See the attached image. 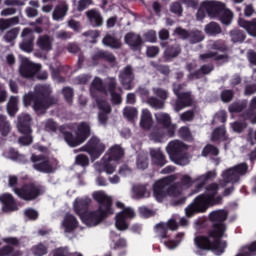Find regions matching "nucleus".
Returning <instances> with one entry per match:
<instances>
[{
	"label": "nucleus",
	"mask_w": 256,
	"mask_h": 256,
	"mask_svg": "<svg viewBox=\"0 0 256 256\" xmlns=\"http://www.w3.org/2000/svg\"><path fill=\"white\" fill-rule=\"evenodd\" d=\"M60 133H62L64 141L69 147H79L83 145L86 139L91 137V126L87 122H81L76 129L75 135L65 130L63 126L60 127Z\"/></svg>",
	"instance_id": "obj_7"
},
{
	"label": "nucleus",
	"mask_w": 256,
	"mask_h": 256,
	"mask_svg": "<svg viewBox=\"0 0 256 256\" xmlns=\"http://www.w3.org/2000/svg\"><path fill=\"white\" fill-rule=\"evenodd\" d=\"M115 219V227L118 231H127V229H129V223H127V219L123 218L119 214L116 215Z\"/></svg>",
	"instance_id": "obj_48"
},
{
	"label": "nucleus",
	"mask_w": 256,
	"mask_h": 256,
	"mask_svg": "<svg viewBox=\"0 0 256 256\" xmlns=\"http://www.w3.org/2000/svg\"><path fill=\"white\" fill-rule=\"evenodd\" d=\"M17 35H19V28L15 27L7 31L6 34L3 36V39L4 41H6V43H13V41L17 39Z\"/></svg>",
	"instance_id": "obj_53"
},
{
	"label": "nucleus",
	"mask_w": 256,
	"mask_h": 256,
	"mask_svg": "<svg viewBox=\"0 0 256 256\" xmlns=\"http://www.w3.org/2000/svg\"><path fill=\"white\" fill-rule=\"evenodd\" d=\"M30 161L33 163V169L35 171L39 173H53V165H51L49 157L43 154H32Z\"/></svg>",
	"instance_id": "obj_11"
},
{
	"label": "nucleus",
	"mask_w": 256,
	"mask_h": 256,
	"mask_svg": "<svg viewBox=\"0 0 256 256\" xmlns=\"http://www.w3.org/2000/svg\"><path fill=\"white\" fill-rule=\"evenodd\" d=\"M39 71H41V65L31 62L28 58H24L19 67V73L23 79H31Z\"/></svg>",
	"instance_id": "obj_13"
},
{
	"label": "nucleus",
	"mask_w": 256,
	"mask_h": 256,
	"mask_svg": "<svg viewBox=\"0 0 256 256\" xmlns=\"http://www.w3.org/2000/svg\"><path fill=\"white\" fill-rule=\"evenodd\" d=\"M91 205L90 198L76 199L74 202V212L82 219L84 215L89 212V206Z\"/></svg>",
	"instance_id": "obj_23"
},
{
	"label": "nucleus",
	"mask_w": 256,
	"mask_h": 256,
	"mask_svg": "<svg viewBox=\"0 0 256 256\" xmlns=\"http://www.w3.org/2000/svg\"><path fill=\"white\" fill-rule=\"evenodd\" d=\"M147 103L152 109H163L165 107V102L154 96L149 97Z\"/></svg>",
	"instance_id": "obj_52"
},
{
	"label": "nucleus",
	"mask_w": 256,
	"mask_h": 256,
	"mask_svg": "<svg viewBox=\"0 0 256 256\" xmlns=\"http://www.w3.org/2000/svg\"><path fill=\"white\" fill-rule=\"evenodd\" d=\"M189 146L179 140L170 141L166 146V152L169 155L170 161L175 165L185 167L189 165Z\"/></svg>",
	"instance_id": "obj_6"
},
{
	"label": "nucleus",
	"mask_w": 256,
	"mask_h": 256,
	"mask_svg": "<svg viewBox=\"0 0 256 256\" xmlns=\"http://www.w3.org/2000/svg\"><path fill=\"white\" fill-rule=\"evenodd\" d=\"M198 178L193 180L191 176L189 175H183L180 179V182H177L180 184V187L183 189V187H186V189H189V187H193L194 183H197Z\"/></svg>",
	"instance_id": "obj_51"
},
{
	"label": "nucleus",
	"mask_w": 256,
	"mask_h": 256,
	"mask_svg": "<svg viewBox=\"0 0 256 256\" xmlns=\"http://www.w3.org/2000/svg\"><path fill=\"white\" fill-rule=\"evenodd\" d=\"M154 95L160 99V101H167L169 99V91L163 88H156L154 89Z\"/></svg>",
	"instance_id": "obj_62"
},
{
	"label": "nucleus",
	"mask_w": 256,
	"mask_h": 256,
	"mask_svg": "<svg viewBox=\"0 0 256 256\" xmlns=\"http://www.w3.org/2000/svg\"><path fill=\"white\" fill-rule=\"evenodd\" d=\"M102 44L105 47H110V49H121V40H119L117 37L106 34L104 38L102 39Z\"/></svg>",
	"instance_id": "obj_32"
},
{
	"label": "nucleus",
	"mask_w": 256,
	"mask_h": 256,
	"mask_svg": "<svg viewBox=\"0 0 256 256\" xmlns=\"http://www.w3.org/2000/svg\"><path fill=\"white\" fill-rule=\"evenodd\" d=\"M206 8H207V15L213 19H217L220 13L225 9V4L219 1H207Z\"/></svg>",
	"instance_id": "obj_22"
},
{
	"label": "nucleus",
	"mask_w": 256,
	"mask_h": 256,
	"mask_svg": "<svg viewBox=\"0 0 256 256\" xmlns=\"http://www.w3.org/2000/svg\"><path fill=\"white\" fill-rule=\"evenodd\" d=\"M59 99L53 96L51 86L42 84L34 88V92H29L23 96L24 107H32L35 113H46L47 109L57 105Z\"/></svg>",
	"instance_id": "obj_2"
},
{
	"label": "nucleus",
	"mask_w": 256,
	"mask_h": 256,
	"mask_svg": "<svg viewBox=\"0 0 256 256\" xmlns=\"http://www.w3.org/2000/svg\"><path fill=\"white\" fill-rule=\"evenodd\" d=\"M31 253L34 256H44V255H47V253H49V247L40 242V243L32 246Z\"/></svg>",
	"instance_id": "obj_43"
},
{
	"label": "nucleus",
	"mask_w": 256,
	"mask_h": 256,
	"mask_svg": "<svg viewBox=\"0 0 256 256\" xmlns=\"http://www.w3.org/2000/svg\"><path fill=\"white\" fill-rule=\"evenodd\" d=\"M155 119L158 125L162 127V129H166L167 137H175V131H177V124H172L171 116L169 114L163 112L156 113Z\"/></svg>",
	"instance_id": "obj_12"
},
{
	"label": "nucleus",
	"mask_w": 256,
	"mask_h": 256,
	"mask_svg": "<svg viewBox=\"0 0 256 256\" xmlns=\"http://www.w3.org/2000/svg\"><path fill=\"white\" fill-rule=\"evenodd\" d=\"M0 203L2 204L3 213H13L19 211V206L17 205V200L12 194L4 193L0 195Z\"/></svg>",
	"instance_id": "obj_17"
},
{
	"label": "nucleus",
	"mask_w": 256,
	"mask_h": 256,
	"mask_svg": "<svg viewBox=\"0 0 256 256\" xmlns=\"http://www.w3.org/2000/svg\"><path fill=\"white\" fill-rule=\"evenodd\" d=\"M14 193L22 201H35L45 194V186L33 182L25 183L20 188H14Z\"/></svg>",
	"instance_id": "obj_8"
},
{
	"label": "nucleus",
	"mask_w": 256,
	"mask_h": 256,
	"mask_svg": "<svg viewBox=\"0 0 256 256\" xmlns=\"http://www.w3.org/2000/svg\"><path fill=\"white\" fill-rule=\"evenodd\" d=\"M11 131V124L7 120V116L0 114V133L3 137H7Z\"/></svg>",
	"instance_id": "obj_41"
},
{
	"label": "nucleus",
	"mask_w": 256,
	"mask_h": 256,
	"mask_svg": "<svg viewBox=\"0 0 256 256\" xmlns=\"http://www.w3.org/2000/svg\"><path fill=\"white\" fill-rule=\"evenodd\" d=\"M176 97L177 99L173 105L176 113H179V111H183L186 107H191V105H193V96L191 95V92H182Z\"/></svg>",
	"instance_id": "obj_18"
},
{
	"label": "nucleus",
	"mask_w": 256,
	"mask_h": 256,
	"mask_svg": "<svg viewBox=\"0 0 256 256\" xmlns=\"http://www.w3.org/2000/svg\"><path fill=\"white\" fill-rule=\"evenodd\" d=\"M204 31L206 35H211L212 37H215L216 35H220L223 30L221 29V25H219V23L210 22L205 26Z\"/></svg>",
	"instance_id": "obj_38"
},
{
	"label": "nucleus",
	"mask_w": 256,
	"mask_h": 256,
	"mask_svg": "<svg viewBox=\"0 0 256 256\" xmlns=\"http://www.w3.org/2000/svg\"><path fill=\"white\" fill-rule=\"evenodd\" d=\"M63 227L65 233H73L79 227V221L72 214H67L63 220Z\"/></svg>",
	"instance_id": "obj_29"
},
{
	"label": "nucleus",
	"mask_w": 256,
	"mask_h": 256,
	"mask_svg": "<svg viewBox=\"0 0 256 256\" xmlns=\"http://www.w3.org/2000/svg\"><path fill=\"white\" fill-rule=\"evenodd\" d=\"M86 17L91 27H103V15L97 9H91L86 11Z\"/></svg>",
	"instance_id": "obj_25"
},
{
	"label": "nucleus",
	"mask_w": 256,
	"mask_h": 256,
	"mask_svg": "<svg viewBox=\"0 0 256 256\" xmlns=\"http://www.w3.org/2000/svg\"><path fill=\"white\" fill-rule=\"evenodd\" d=\"M225 137V128H216L212 134L213 141H221Z\"/></svg>",
	"instance_id": "obj_63"
},
{
	"label": "nucleus",
	"mask_w": 256,
	"mask_h": 256,
	"mask_svg": "<svg viewBox=\"0 0 256 256\" xmlns=\"http://www.w3.org/2000/svg\"><path fill=\"white\" fill-rule=\"evenodd\" d=\"M219 184L211 183L206 187V191L198 195L192 204L186 208V217H193L197 213H206L209 207L223 205V196L218 195Z\"/></svg>",
	"instance_id": "obj_3"
},
{
	"label": "nucleus",
	"mask_w": 256,
	"mask_h": 256,
	"mask_svg": "<svg viewBox=\"0 0 256 256\" xmlns=\"http://www.w3.org/2000/svg\"><path fill=\"white\" fill-rule=\"evenodd\" d=\"M18 142L20 143V145H24L25 147H27L28 145H31V143H33V132H28V133H21Z\"/></svg>",
	"instance_id": "obj_54"
},
{
	"label": "nucleus",
	"mask_w": 256,
	"mask_h": 256,
	"mask_svg": "<svg viewBox=\"0 0 256 256\" xmlns=\"http://www.w3.org/2000/svg\"><path fill=\"white\" fill-rule=\"evenodd\" d=\"M125 155V151L121 146L114 145L109 149V161H119Z\"/></svg>",
	"instance_id": "obj_35"
},
{
	"label": "nucleus",
	"mask_w": 256,
	"mask_h": 256,
	"mask_svg": "<svg viewBox=\"0 0 256 256\" xmlns=\"http://www.w3.org/2000/svg\"><path fill=\"white\" fill-rule=\"evenodd\" d=\"M119 81L122 87L126 91H131L133 89V81H135V74L133 73V68L128 65L119 73Z\"/></svg>",
	"instance_id": "obj_15"
},
{
	"label": "nucleus",
	"mask_w": 256,
	"mask_h": 256,
	"mask_svg": "<svg viewBox=\"0 0 256 256\" xmlns=\"http://www.w3.org/2000/svg\"><path fill=\"white\" fill-rule=\"evenodd\" d=\"M181 55V45L175 43L166 47L163 53V59L166 63L177 59Z\"/></svg>",
	"instance_id": "obj_24"
},
{
	"label": "nucleus",
	"mask_w": 256,
	"mask_h": 256,
	"mask_svg": "<svg viewBox=\"0 0 256 256\" xmlns=\"http://www.w3.org/2000/svg\"><path fill=\"white\" fill-rule=\"evenodd\" d=\"M36 45L41 51L49 53L53 50V38L47 34L41 35L38 37Z\"/></svg>",
	"instance_id": "obj_27"
},
{
	"label": "nucleus",
	"mask_w": 256,
	"mask_h": 256,
	"mask_svg": "<svg viewBox=\"0 0 256 256\" xmlns=\"http://www.w3.org/2000/svg\"><path fill=\"white\" fill-rule=\"evenodd\" d=\"M67 11H69V5L65 2L57 5L53 11L52 19L54 21H61L67 15Z\"/></svg>",
	"instance_id": "obj_31"
},
{
	"label": "nucleus",
	"mask_w": 256,
	"mask_h": 256,
	"mask_svg": "<svg viewBox=\"0 0 256 256\" xmlns=\"http://www.w3.org/2000/svg\"><path fill=\"white\" fill-rule=\"evenodd\" d=\"M91 59L92 64L95 66L99 65V61H106V63L110 64L115 63L117 61L115 55L106 50H98L91 56Z\"/></svg>",
	"instance_id": "obj_20"
},
{
	"label": "nucleus",
	"mask_w": 256,
	"mask_h": 256,
	"mask_svg": "<svg viewBox=\"0 0 256 256\" xmlns=\"http://www.w3.org/2000/svg\"><path fill=\"white\" fill-rule=\"evenodd\" d=\"M140 127L146 130H149L151 129V127H153V116L151 115V112L147 109L142 110Z\"/></svg>",
	"instance_id": "obj_33"
},
{
	"label": "nucleus",
	"mask_w": 256,
	"mask_h": 256,
	"mask_svg": "<svg viewBox=\"0 0 256 256\" xmlns=\"http://www.w3.org/2000/svg\"><path fill=\"white\" fill-rule=\"evenodd\" d=\"M229 36H230V41L232 43H244L245 39H247V34H245V31L239 28H234L230 30Z\"/></svg>",
	"instance_id": "obj_34"
},
{
	"label": "nucleus",
	"mask_w": 256,
	"mask_h": 256,
	"mask_svg": "<svg viewBox=\"0 0 256 256\" xmlns=\"http://www.w3.org/2000/svg\"><path fill=\"white\" fill-rule=\"evenodd\" d=\"M124 117L128 119V121H133L135 117H137V108L134 107H126L124 108Z\"/></svg>",
	"instance_id": "obj_58"
},
{
	"label": "nucleus",
	"mask_w": 256,
	"mask_h": 256,
	"mask_svg": "<svg viewBox=\"0 0 256 256\" xmlns=\"http://www.w3.org/2000/svg\"><path fill=\"white\" fill-rule=\"evenodd\" d=\"M96 105L100 110V112L98 113V123L100 125L105 126L109 121V114L112 111L111 105L108 104L106 100L99 99V98L96 99Z\"/></svg>",
	"instance_id": "obj_16"
},
{
	"label": "nucleus",
	"mask_w": 256,
	"mask_h": 256,
	"mask_svg": "<svg viewBox=\"0 0 256 256\" xmlns=\"http://www.w3.org/2000/svg\"><path fill=\"white\" fill-rule=\"evenodd\" d=\"M134 194L137 197V199L145 198V195L147 194V186H145V185L135 186L134 187Z\"/></svg>",
	"instance_id": "obj_59"
},
{
	"label": "nucleus",
	"mask_w": 256,
	"mask_h": 256,
	"mask_svg": "<svg viewBox=\"0 0 256 256\" xmlns=\"http://www.w3.org/2000/svg\"><path fill=\"white\" fill-rule=\"evenodd\" d=\"M62 95H63L66 103H68V105H73V95H74L73 88L64 87L62 90Z\"/></svg>",
	"instance_id": "obj_55"
},
{
	"label": "nucleus",
	"mask_w": 256,
	"mask_h": 256,
	"mask_svg": "<svg viewBox=\"0 0 256 256\" xmlns=\"http://www.w3.org/2000/svg\"><path fill=\"white\" fill-rule=\"evenodd\" d=\"M124 41L132 51H141L143 47V38L134 32H128L124 37Z\"/></svg>",
	"instance_id": "obj_19"
},
{
	"label": "nucleus",
	"mask_w": 256,
	"mask_h": 256,
	"mask_svg": "<svg viewBox=\"0 0 256 256\" xmlns=\"http://www.w3.org/2000/svg\"><path fill=\"white\" fill-rule=\"evenodd\" d=\"M209 155L217 157L219 155V148L212 144L206 145L202 150V157H209Z\"/></svg>",
	"instance_id": "obj_50"
},
{
	"label": "nucleus",
	"mask_w": 256,
	"mask_h": 256,
	"mask_svg": "<svg viewBox=\"0 0 256 256\" xmlns=\"http://www.w3.org/2000/svg\"><path fill=\"white\" fill-rule=\"evenodd\" d=\"M235 97L233 90H223L220 94V99L223 103H231Z\"/></svg>",
	"instance_id": "obj_56"
},
{
	"label": "nucleus",
	"mask_w": 256,
	"mask_h": 256,
	"mask_svg": "<svg viewBox=\"0 0 256 256\" xmlns=\"http://www.w3.org/2000/svg\"><path fill=\"white\" fill-rule=\"evenodd\" d=\"M170 11L171 13H174V15H177V17L183 16V6L180 2H174L170 5Z\"/></svg>",
	"instance_id": "obj_60"
},
{
	"label": "nucleus",
	"mask_w": 256,
	"mask_h": 256,
	"mask_svg": "<svg viewBox=\"0 0 256 256\" xmlns=\"http://www.w3.org/2000/svg\"><path fill=\"white\" fill-rule=\"evenodd\" d=\"M165 137H167V130L165 132V130H163V129H154L150 133V139L152 141H155V143H161V141H163V139H165Z\"/></svg>",
	"instance_id": "obj_46"
},
{
	"label": "nucleus",
	"mask_w": 256,
	"mask_h": 256,
	"mask_svg": "<svg viewBox=\"0 0 256 256\" xmlns=\"http://www.w3.org/2000/svg\"><path fill=\"white\" fill-rule=\"evenodd\" d=\"M248 124L246 120H238L231 123V129L234 133H243L247 129Z\"/></svg>",
	"instance_id": "obj_49"
},
{
	"label": "nucleus",
	"mask_w": 256,
	"mask_h": 256,
	"mask_svg": "<svg viewBox=\"0 0 256 256\" xmlns=\"http://www.w3.org/2000/svg\"><path fill=\"white\" fill-rule=\"evenodd\" d=\"M208 59H214V61H229V55L227 54H218L217 52H208L199 55V60L203 63H207Z\"/></svg>",
	"instance_id": "obj_30"
},
{
	"label": "nucleus",
	"mask_w": 256,
	"mask_h": 256,
	"mask_svg": "<svg viewBox=\"0 0 256 256\" xmlns=\"http://www.w3.org/2000/svg\"><path fill=\"white\" fill-rule=\"evenodd\" d=\"M82 151H85L90 155L91 159H99L103 153H105V144L101 140L92 136L91 139L81 148Z\"/></svg>",
	"instance_id": "obj_10"
},
{
	"label": "nucleus",
	"mask_w": 256,
	"mask_h": 256,
	"mask_svg": "<svg viewBox=\"0 0 256 256\" xmlns=\"http://www.w3.org/2000/svg\"><path fill=\"white\" fill-rule=\"evenodd\" d=\"M22 42L19 44L21 51L24 53H33L35 35L31 28H24L21 34Z\"/></svg>",
	"instance_id": "obj_14"
},
{
	"label": "nucleus",
	"mask_w": 256,
	"mask_h": 256,
	"mask_svg": "<svg viewBox=\"0 0 256 256\" xmlns=\"http://www.w3.org/2000/svg\"><path fill=\"white\" fill-rule=\"evenodd\" d=\"M0 256H21V251L15 250V247L11 245H4L0 248Z\"/></svg>",
	"instance_id": "obj_42"
},
{
	"label": "nucleus",
	"mask_w": 256,
	"mask_h": 256,
	"mask_svg": "<svg viewBox=\"0 0 256 256\" xmlns=\"http://www.w3.org/2000/svg\"><path fill=\"white\" fill-rule=\"evenodd\" d=\"M31 123H33V118H31V115L20 114L17 118V129L19 133H33Z\"/></svg>",
	"instance_id": "obj_21"
},
{
	"label": "nucleus",
	"mask_w": 256,
	"mask_h": 256,
	"mask_svg": "<svg viewBox=\"0 0 256 256\" xmlns=\"http://www.w3.org/2000/svg\"><path fill=\"white\" fill-rule=\"evenodd\" d=\"M175 176L171 175L156 181L153 185V195L158 203H163V199L169 197H179L183 193V188L178 182L174 183Z\"/></svg>",
	"instance_id": "obj_5"
},
{
	"label": "nucleus",
	"mask_w": 256,
	"mask_h": 256,
	"mask_svg": "<svg viewBox=\"0 0 256 256\" xmlns=\"http://www.w3.org/2000/svg\"><path fill=\"white\" fill-rule=\"evenodd\" d=\"M150 157L152 160V164L156 165V167H165L167 165V158L165 154L159 149H153L150 151Z\"/></svg>",
	"instance_id": "obj_28"
},
{
	"label": "nucleus",
	"mask_w": 256,
	"mask_h": 256,
	"mask_svg": "<svg viewBox=\"0 0 256 256\" xmlns=\"http://www.w3.org/2000/svg\"><path fill=\"white\" fill-rule=\"evenodd\" d=\"M93 199L98 203V209L88 211L81 219L87 227H97L103 223L109 215H113V199L99 191L93 194Z\"/></svg>",
	"instance_id": "obj_4"
},
{
	"label": "nucleus",
	"mask_w": 256,
	"mask_h": 256,
	"mask_svg": "<svg viewBox=\"0 0 256 256\" xmlns=\"http://www.w3.org/2000/svg\"><path fill=\"white\" fill-rule=\"evenodd\" d=\"M13 25H19V16H14L12 18L4 19L0 18V31L3 33L13 27Z\"/></svg>",
	"instance_id": "obj_37"
},
{
	"label": "nucleus",
	"mask_w": 256,
	"mask_h": 256,
	"mask_svg": "<svg viewBox=\"0 0 256 256\" xmlns=\"http://www.w3.org/2000/svg\"><path fill=\"white\" fill-rule=\"evenodd\" d=\"M245 109H247V101H236L228 107L229 113H242Z\"/></svg>",
	"instance_id": "obj_44"
},
{
	"label": "nucleus",
	"mask_w": 256,
	"mask_h": 256,
	"mask_svg": "<svg viewBox=\"0 0 256 256\" xmlns=\"http://www.w3.org/2000/svg\"><path fill=\"white\" fill-rule=\"evenodd\" d=\"M90 91L93 93L94 91H98L99 93H104V95H107V87L105 84H103V80L101 78L96 77L90 86Z\"/></svg>",
	"instance_id": "obj_39"
},
{
	"label": "nucleus",
	"mask_w": 256,
	"mask_h": 256,
	"mask_svg": "<svg viewBox=\"0 0 256 256\" xmlns=\"http://www.w3.org/2000/svg\"><path fill=\"white\" fill-rule=\"evenodd\" d=\"M151 66L156 69L158 73H161V75H165V77H169V75L171 74V68L169 67V65L151 62Z\"/></svg>",
	"instance_id": "obj_47"
},
{
	"label": "nucleus",
	"mask_w": 256,
	"mask_h": 256,
	"mask_svg": "<svg viewBox=\"0 0 256 256\" xmlns=\"http://www.w3.org/2000/svg\"><path fill=\"white\" fill-rule=\"evenodd\" d=\"M242 117L244 121H249L252 125H256L255 110H246L245 112H243Z\"/></svg>",
	"instance_id": "obj_57"
},
{
	"label": "nucleus",
	"mask_w": 256,
	"mask_h": 256,
	"mask_svg": "<svg viewBox=\"0 0 256 256\" xmlns=\"http://www.w3.org/2000/svg\"><path fill=\"white\" fill-rule=\"evenodd\" d=\"M206 15H207V4L206 2H202L196 13V19L198 21H203Z\"/></svg>",
	"instance_id": "obj_61"
},
{
	"label": "nucleus",
	"mask_w": 256,
	"mask_h": 256,
	"mask_svg": "<svg viewBox=\"0 0 256 256\" xmlns=\"http://www.w3.org/2000/svg\"><path fill=\"white\" fill-rule=\"evenodd\" d=\"M216 19H218L222 25H231V23H233V12L225 6L224 10L221 11Z\"/></svg>",
	"instance_id": "obj_36"
},
{
	"label": "nucleus",
	"mask_w": 256,
	"mask_h": 256,
	"mask_svg": "<svg viewBox=\"0 0 256 256\" xmlns=\"http://www.w3.org/2000/svg\"><path fill=\"white\" fill-rule=\"evenodd\" d=\"M238 25L242 29H245L250 37H256V18H253L252 20L240 18L238 19Z\"/></svg>",
	"instance_id": "obj_26"
},
{
	"label": "nucleus",
	"mask_w": 256,
	"mask_h": 256,
	"mask_svg": "<svg viewBox=\"0 0 256 256\" xmlns=\"http://www.w3.org/2000/svg\"><path fill=\"white\" fill-rule=\"evenodd\" d=\"M18 105L19 99L15 96L10 97V100L7 103V113L10 117H15V115H17V112L19 111Z\"/></svg>",
	"instance_id": "obj_40"
},
{
	"label": "nucleus",
	"mask_w": 256,
	"mask_h": 256,
	"mask_svg": "<svg viewBox=\"0 0 256 256\" xmlns=\"http://www.w3.org/2000/svg\"><path fill=\"white\" fill-rule=\"evenodd\" d=\"M117 215H121L124 219H134L135 211L128 207V208H124Z\"/></svg>",
	"instance_id": "obj_64"
},
{
	"label": "nucleus",
	"mask_w": 256,
	"mask_h": 256,
	"mask_svg": "<svg viewBox=\"0 0 256 256\" xmlns=\"http://www.w3.org/2000/svg\"><path fill=\"white\" fill-rule=\"evenodd\" d=\"M188 39L191 45H195L197 43H201V41L205 39V36L203 35V32L199 30H192L190 31Z\"/></svg>",
	"instance_id": "obj_45"
},
{
	"label": "nucleus",
	"mask_w": 256,
	"mask_h": 256,
	"mask_svg": "<svg viewBox=\"0 0 256 256\" xmlns=\"http://www.w3.org/2000/svg\"><path fill=\"white\" fill-rule=\"evenodd\" d=\"M227 217L229 214L225 210H216L210 213L209 219L212 222L208 229V236H196L194 243L198 249L202 251H213L215 255H223L227 249V241L223 237H227Z\"/></svg>",
	"instance_id": "obj_1"
},
{
	"label": "nucleus",
	"mask_w": 256,
	"mask_h": 256,
	"mask_svg": "<svg viewBox=\"0 0 256 256\" xmlns=\"http://www.w3.org/2000/svg\"><path fill=\"white\" fill-rule=\"evenodd\" d=\"M248 171L249 164H247V162L239 163L234 167L227 169L222 174L223 186L225 187L227 183H239L241 177H243V175H247Z\"/></svg>",
	"instance_id": "obj_9"
}]
</instances>
